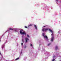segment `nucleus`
Segmentation results:
<instances>
[{
    "label": "nucleus",
    "mask_w": 61,
    "mask_h": 61,
    "mask_svg": "<svg viewBox=\"0 0 61 61\" xmlns=\"http://www.w3.org/2000/svg\"><path fill=\"white\" fill-rule=\"evenodd\" d=\"M20 32L21 35H25V31L23 32V30H21L20 31Z\"/></svg>",
    "instance_id": "f257e3e1"
},
{
    "label": "nucleus",
    "mask_w": 61,
    "mask_h": 61,
    "mask_svg": "<svg viewBox=\"0 0 61 61\" xmlns=\"http://www.w3.org/2000/svg\"><path fill=\"white\" fill-rule=\"evenodd\" d=\"M51 35L52 36L51 38V41L52 42L53 41V40H54V34L52 33L51 34Z\"/></svg>",
    "instance_id": "f03ea898"
},
{
    "label": "nucleus",
    "mask_w": 61,
    "mask_h": 61,
    "mask_svg": "<svg viewBox=\"0 0 61 61\" xmlns=\"http://www.w3.org/2000/svg\"><path fill=\"white\" fill-rule=\"evenodd\" d=\"M48 28H44L42 29V31H43V32H46V31H48Z\"/></svg>",
    "instance_id": "7ed1b4c3"
},
{
    "label": "nucleus",
    "mask_w": 61,
    "mask_h": 61,
    "mask_svg": "<svg viewBox=\"0 0 61 61\" xmlns=\"http://www.w3.org/2000/svg\"><path fill=\"white\" fill-rule=\"evenodd\" d=\"M25 40L26 43H27V40H29V39L27 38H25Z\"/></svg>",
    "instance_id": "20e7f679"
},
{
    "label": "nucleus",
    "mask_w": 61,
    "mask_h": 61,
    "mask_svg": "<svg viewBox=\"0 0 61 61\" xmlns=\"http://www.w3.org/2000/svg\"><path fill=\"white\" fill-rule=\"evenodd\" d=\"M44 38H46V39H48V37H47V36H44Z\"/></svg>",
    "instance_id": "39448f33"
},
{
    "label": "nucleus",
    "mask_w": 61,
    "mask_h": 61,
    "mask_svg": "<svg viewBox=\"0 0 61 61\" xmlns=\"http://www.w3.org/2000/svg\"><path fill=\"white\" fill-rule=\"evenodd\" d=\"M34 27L37 30V27H36V25H34Z\"/></svg>",
    "instance_id": "423d86ee"
},
{
    "label": "nucleus",
    "mask_w": 61,
    "mask_h": 61,
    "mask_svg": "<svg viewBox=\"0 0 61 61\" xmlns=\"http://www.w3.org/2000/svg\"><path fill=\"white\" fill-rule=\"evenodd\" d=\"M58 49V47H57V46H56L55 47V49L56 50V49Z\"/></svg>",
    "instance_id": "0eeeda50"
},
{
    "label": "nucleus",
    "mask_w": 61,
    "mask_h": 61,
    "mask_svg": "<svg viewBox=\"0 0 61 61\" xmlns=\"http://www.w3.org/2000/svg\"><path fill=\"white\" fill-rule=\"evenodd\" d=\"M49 31H50V32H51V33H53V31H52V30H50V29H49Z\"/></svg>",
    "instance_id": "6e6552de"
},
{
    "label": "nucleus",
    "mask_w": 61,
    "mask_h": 61,
    "mask_svg": "<svg viewBox=\"0 0 61 61\" xmlns=\"http://www.w3.org/2000/svg\"><path fill=\"white\" fill-rule=\"evenodd\" d=\"M19 58H16V59H15V60H18V59H19Z\"/></svg>",
    "instance_id": "1a4fd4ad"
},
{
    "label": "nucleus",
    "mask_w": 61,
    "mask_h": 61,
    "mask_svg": "<svg viewBox=\"0 0 61 61\" xmlns=\"http://www.w3.org/2000/svg\"><path fill=\"white\" fill-rule=\"evenodd\" d=\"M9 30H13V29L12 28H10Z\"/></svg>",
    "instance_id": "9d476101"
},
{
    "label": "nucleus",
    "mask_w": 61,
    "mask_h": 61,
    "mask_svg": "<svg viewBox=\"0 0 61 61\" xmlns=\"http://www.w3.org/2000/svg\"><path fill=\"white\" fill-rule=\"evenodd\" d=\"M32 26V25L30 24V25H29L28 26Z\"/></svg>",
    "instance_id": "9b49d317"
},
{
    "label": "nucleus",
    "mask_w": 61,
    "mask_h": 61,
    "mask_svg": "<svg viewBox=\"0 0 61 61\" xmlns=\"http://www.w3.org/2000/svg\"><path fill=\"white\" fill-rule=\"evenodd\" d=\"M27 37H29V35H27Z\"/></svg>",
    "instance_id": "f8f14e48"
},
{
    "label": "nucleus",
    "mask_w": 61,
    "mask_h": 61,
    "mask_svg": "<svg viewBox=\"0 0 61 61\" xmlns=\"http://www.w3.org/2000/svg\"><path fill=\"white\" fill-rule=\"evenodd\" d=\"M43 36L44 37V36H45V34H43Z\"/></svg>",
    "instance_id": "ddd939ff"
},
{
    "label": "nucleus",
    "mask_w": 61,
    "mask_h": 61,
    "mask_svg": "<svg viewBox=\"0 0 61 61\" xmlns=\"http://www.w3.org/2000/svg\"><path fill=\"white\" fill-rule=\"evenodd\" d=\"M50 43H49V44H48V46H49V45H50Z\"/></svg>",
    "instance_id": "4468645a"
},
{
    "label": "nucleus",
    "mask_w": 61,
    "mask_h": 61,
    "mask_svg": "<svg viewBox=\"0 0 61 61\" xmlns=\"http://www.w3.org/2000/svg\"><path fill=\"white\" fill-rule=\"evenodd\" d=\"M25 28H27V27L26 26H25Z\"/></svg>",
    "instance_id": "2eb2a0df"
},
{
    "label": "nucleus",
    "mask_w": 61,
    "mask_h": 61,
    "mask_svg": "<svg viewBox=\"0 0 61 61\" xmlns=\"http://www.w3.org/2000/svg\"><path fill=\"white\" fill-rule=\"evenodd\" d=\"M33 46V45H32V44H30V46Z\"/></svg>",
    "instance_id": "dca6fc26"
},
{
    "label": "nucleus",
    "mask_w": 61,
    "mask_h": 61,
    "mask_svg": "<svg viewBox=\"0 0 61 61\" xmlns=\"http://www.w3.org/2000/svg\"><path fill=\"white\" fill-rule=\"evenodd\" d=\"M23 45V43L22 42L21 43V45Z\"/></svg>",
    "instance_id": "f3484780"
},
{
    "label": "nucleus",
    "mask_w": 61,
    "mask_h": 61,
    "mask_svg": "<svg viewBox=\"0 0 61 61\" xmlns=\"http://www.w3.org/2000/svg\"><path fill=\"white\" fill-rule=\"evenodd\" d=\"M22 42H24V40L23 39L22 40Z\"/></svg>",
    "instance_id": "a211bd4d"
},
{
    "label": "nucleus",
    "mask_w": 61,
    "mask_h": 61,
    "mask_svg": "<svg viewBox=\"0 0 61 61\" xmlns=\"http://www.w3.org/2000/svg\"><path fill=\"white\" fill-rule=\"evenodd\" d=\"M26 46H25L24 47V48H26Z\"/></svg>",
    "instance_id": "6ab92c4d"
},
{
    "label": "nucleus",
    "mask_w": 61,
    "mask_h": 61,
    "mask_svg": "<svg viewBox=\"0 0 61 61\" xmlns=\"http://www.w3.org/2000/svg\"><path fill=\"white\" fill-rule=\"evenodd\" d=\"M56 1H57V2L58 1V0H56Z\"/></svg>",
    "instance_id": "aec40b11"
},
{
    "label": "nucleus",
    "mask_w": 61,
    "mask_h": 61,
    "mask_svg": "<svg viewBox=\"0 0 61 61\" xmlns=\"http://www.w3.org/2000/svg\"><path fill=\"white\" fill-rule=\"evenodd\" d=\"M46 27V26H44L43 27Z\"/></svg>",
    "instance_id": "412c9836"
},
{
    "label": "nucleus",
    "mask_w": 61,
    "mask_h": 61,
    "mask_svg": "<svg viewBox=\"0 0 61 61\" xmlns=\"http://www.w3.org/2000/svg\"><path fill=\"white\" fill-rule=\"evenodd\" d=\"M0 55H1V52H0Z\"/></svg>",
    "instance_id": "4be33fe9"
},
{
    "label": "nucleus",
    "mask_w": 61,
    "mask_h": 61,
    "mask_svg": "<svg viewBox=\"0 0 61 61\" xmlns=\"http://www.w3.org/2000/svg\"><path fill=\"white\" fill-rule=\"evenodd\" d=\"M21 53H22V52H21Z\"/></svg>",
    "instance_id": "5701e85b"
},
{
    "label": "nucleus",
    "mask_w": 61,
    "mask_h": 61,
    "mask_svg": "<svg viewBox=\"0 0 61 61\" xmlns=\"http://www.w3.org/2000/svg\"><path fill=\"white\" fill-rule=\"evenodd\" d=\"M0 41H1V40H0Z\"/></svg>",
    "instance_id": "b1692460"
}]
</instances>
